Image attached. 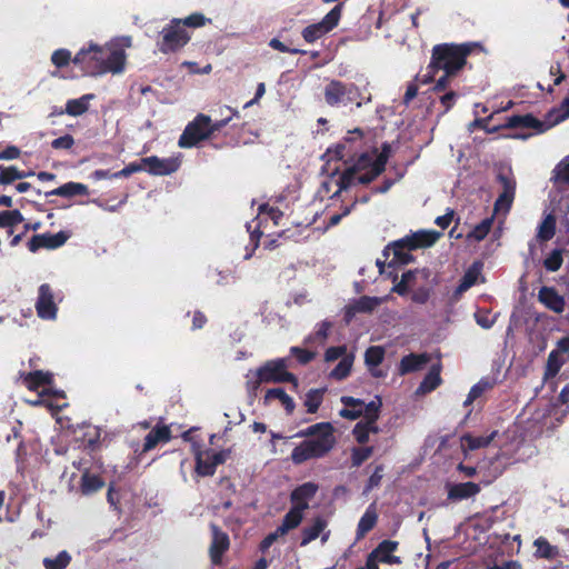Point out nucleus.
Segmentation results:
<instances>
[{
  "label": "nucleus",
  "mask_w": 569,
  "mask_h": 569,
  "mask_svg": "<svg viewBox=\"0 0 569 569\" xmlns=\"http://www.w3.org/2000/svg\"><path fill=\"white\" fill-rule=\"evenodd\" d=\"M426 362L427 357L423 355H409L401 359L399 371L401 375L417 371L420 370Z\"/></svg>",
  "instance_id": "nucleus-40"
},
{
  "label": "nucleus",
  "mask_w": 569,
  "mask_h": 569,
  "mask_svg": "<svg viewBox=\"0 0 569 569\" xmlns=\"http://www.w3.org/2000/svg\"><path fill=\"white\" fill-rule=\"evenodd\" d=\"M89 193L88 187L79 182H68L59 188L52 190L50 194L70 198L77 194L87 196Z\"/></svg>",
  "instance_id": "nucleus-39"
},
{
  "label": "nucleus",
  "mask_w": 569,
  "mask_h": 569,
  "mask_svg": "<svg viewBox=\"0 0 569 569\" xmlns=\"http://www.w3.org/2000/svg\"><path fill=\"white\" fill-rule=\"evenodd\" d=\"M291 353L295 355L297 357L298 361L303 365L311 361L316 356L315 352H311V351H308L305 349H300L298 347L291 348Z\"/></svg>",
  "instance_id": "nucleus-62"
},
{
  "label": "nucleus",
  "mask_w": 569,
  "mask_h": 569,
  "mask_svg": "<svg viewBox=\"0 0 569 569\" xmlns=\"http://www.w3.org/2000/svg\"><path fill=\"white\" fill-rule=\"evenodd\" d=\"M349 93L350 90H348L345 86H342L340 82L333 81L326 88V101L329 104L345 102L347 100H351L349 97H347Z\"/></svg>",
  "instance_id": "nucleus-33"
},
{
  "label": "nucleus",
  "mask_w": 569,
  "mask_h": 569,
  "mask_svg": "<svg viewBox=\"0 0 569 569\" xmlns=\"http://www.w3.org/2000/svg\"><path fill=\"white\" fill-rule=\"evenodd\" d=\"M430 272L427 269H417L402 274L401 280L393 286L392 291L405 296L416 288L429 282Z\"/></svg>",
  "instance_id": "nucleus-11"
},
{
  "label": "nucleus",
  "mask_w": 569,
  "mask_h": 569,
  "mask_svg": "<svg viewBox=\"0 0 569 569\" xmlns=\"http://www.w3.org/2000/svg\"><path fill=\"white\" fill-rule=\"evenodd\" d=\"M476 320L477 323L485 329L491 328L495 322V319L489 313H477Z\"/></svg>",
  "instance_id": "nucleus-64"
},
{
  "label": "nucleus",
  "mask_w": 569,
  "mask_h": 569,
  "mask_svg": "<svg viewBox=\"0 0 569 569\" xmlns=\"http://www.w3.org/2000/svg\"><path fill=\"white\" fill-rule=\"evenodd\" d=\"M472 43H442L432 48L428 73L418 78L421 84L430 83L437 71L443 70L447 76H453L466 64V58L472 51Z\"/></svg>",
  "instance_id": "nucleus-3"
},
{
  "label": "nucleus",
  "mask_w": 569,
  "mask_h": 569,
  "mask_svg": "<svg viewBox=\"0 0 569 569\" xmlns=\"http://www.w3.org/2000/svg\"><path fill=\"white\" fill-rule=\"evenodd\" d=\"M138 171H144V164L142 163V161L140 163H130L122 170L113 173L112 178L129 177L130 174L138 172Z\"/></svg>",
  "instance_id": "nucleus-59"
},
{
  "label": "nucleus",
  "mask_w": 569,
  "mask_h": 569,
  "mask_svg": "<svg viewBox=\"0 0 569 569\" xmlns=\"http://www.w3.org/2000/svg\"><path fill=\"white\" fill-rule=\"evenodd\" d=\"M383 298L361 297L356 302L346 307V320L349 322L358 312H369L383 302Z\"/></svg>",
  "instance_id": "nucleus-23"
},
{
  "label": "nucleus",
  "mask_w": 569,
  "mask_h": 569,
  "mask_svg": "<svg viewBox=\"0 0 569 569\" xmlns=\"http://www.w3.org/2000/svg\"><path fill=\"white\" fill-rule=\"evenodd\" d=\"M144 171L152 176H166L176 172L180 167L178 157L158 158L156 156L142 159Z\"/></svg>",
  "instance_id": "nucleus-13"
},
{
  "label": "nucleus",
  "mask_w": 569,
  "mask_h": 569,
  "mask_svg": "<svg viewBox=\"0 0 569 569\" xmlns=\"http://www.w3.org/2000/svg\"><path fill=\"white\" fill-rule=\"evenodd\" d=\"M92 98H93L92 94H86L79 99L69 100L66 106V112L73 117L84 113L88 110L89 101Z\"/></svg>",
  "instance_id": "nucleus-42"
},
{
  "label": "nucleus",
  "mask_w": 569,
  "mask_h": 569,
  "mask_svg": "<svg viewBox=\"0 0 569 569\" xmlns=\"http://www.w3.org/2000/svg\"><path fill=\"white\" fill-rule=\"evenodd\" d=\"M341 402L345 406L339 412L342 418L349 420H355L359 417H363V419H377L379 416L380 401L365 403L352 397H342Z\"/></svg>",
  "instance_id": "nucleus-7"
},
{
  "label": "nucleus",
  "mask_w": 569,
  "mask_h": 569,
  "mask_svg": "<svg viewBox=\"0 0 569 569\" xmlns=\"http://www.w3.org/2000/svg\"><path fill=\"white\" fill-rule=\"evenodd\" d=\"M52 396L56 399L64 398L63 391L53 390V389H43L39 391V397L36 400L29 401L32 406L46 405L50 409L61 408L63 405H53L51 401L47 400L46 397Z\"/></svg>",
  "instance_id": "nucleus-47"
},
{
  "label": "nucleus",
  "mask_w": 569,
  "mask_h": 569,
  "mask_svg": "<svg viewBox=\"0 0 569 569\" xmlns=\"http://www.w3.org/2000/svg\"><path fill=\"white\" fill-rule=\"evenodd\" d=\"M537 548L536 555L541 558H552L556 556V549L543 538H538L535 541Z\"/></svg>",
  "instance_id": "nucleus-51"
},
{
  "label": "nucleus",
  "mask_w": 569,
  "mask_h": 569,
  "mask_svg": "<svg viewBox=\"0 0 569 569\" xmlns=\"http://www.w3.org/2000/svg\"><path fill=\"white\" fill-rule=\"evenodd\" d=\"M52 373L49 371H34L22 376V381L26 387L33 391H40L43 389H52Z\"/></svg>",
  "instance_id": "nucleus-21"
},
{
  "label": "nucleus",
  "mask_w": 569,
  "mask_h": 569,
  "mask_svg": "<svg viewBox=\"0 0 569 569\" xmlns=\"http://www.w3.org/2000/svg\"><path fill=\"white\" fill-rule=\"evenodd\" d=\"M37 312L42 319H53L57 313V308L53 302L52 292L48 284H42L39 289V298L37 301Z\"/></svg>",
  "instance_id": "nucleus-18"
},
{
  "label": "nucleus",
  "mask_w": 569,
  "mask_h": 569,
  "mask_svg": "<svg viewBox=\"0 0 569 569\" xmlns=\"http://www.w3.org/2000/svg\"><path fill=\"white\" fill-rule=\"evenodd\" d=\"M376 420L377 419H365L356 425L353 435L358 442L365 443L369 441L370 435L378 432Z\"/></svg>",
  "instance_id": "nucleus-38"
},
{
  "label": "nucleus",
  "mask_w": 569,
  "mask_h": 569,
  "mask_svg": "<svg viewBox=\"0 0 569 569\" xmlns=\"http://www.w3.org/2000/svg\"><path fill=\"white\" fill-rule=\"evenodd\" d=\"M323 393L325 390L322 389H311L306 393L303 405L307 412L315 413L318 411L323 400Z\"/></svg>",
  "instance_id": "nucleus-43"
},
{
  "label": "nucleus",
  "mask_w": 569,
  "mask_h": 569,
  "mask_svg": "<svg viewBox=\"0 0 569 569\" xmlns=\"http://www.w3.org/2000/svg\"><path fill=\"white\" fill-rule=\"evenodd\" d=\"M562 362L563 361L560 359L558 351H551L548 357L547 375L555 376L562 366Z\"/></svg>",
  "instance_id": "nucleus-53"
},
{
  "label": "nucleus",
  "mask_w": 569,
  "mask_h": 569,
  "mask_svg": "<svg viewBox=\"0 0 569 569\" xmlns=\"http://www.w3.org/2000/svg\"><path fill=\"white\" fill-rule=\"evenodd\" d=\"M562 111L550 112L545 120H539L531 114L512 117L509 121L512 127L530 128L537 133L545 132L569 117V98L561 107Z\"/></svg>",
  "instance_id": "nucleus-6"
},
{
  "label": "nucleus",
  "mask_w": 569,
  "mask_h": 569,
  "mask_svg": "<svg viewBox=\"0 0 569 569\" xmlns=\"http://www.w3.org/2000/svg\"><path fill=\"white\" fill-rule=\"evenodd\" d=\"M341 18V4L330 10L321 21L310 24L302 30L303 39L312 43L336 28Z\"/></svg>",
  "instance_id": "nucleus-8"
},
{
  "label": "nucleus",
  "mask_w": 569,
  "mask_h": 569,
  "mask_svg": "<svg viewBox=\"0 0 569 569\" xmlns=\"http://www.w3.org/2000/svg\"><path fill=\"white\" fill-rule=\"evenodd\" d=\"M482 264L479 262H475L471 264L468 270L465 272L461 282L457 289L459 293L468 290L470 287L478 282H482V274H481Z\"/></svg>",
  "instance_id": "nucleus-32"
},
{
  "label": "nucleus",
  "mask_w": 569,
  "mask_h": 569,
  "mask_svg": "<svg viewBox=\"0 0 569 569\" xmlns=\"http://www.w3.org/2000/svg\"><path fill=\"white\" fill-rule=\"evenodd\" d=\"M556 232V218L552 214H547L540 226L538 227L537 238L540 241L550 240Z\"/></svg>",
  "instance_id": "nucleus-44"
},
{
  "label": "nucleus",
  "mask_w": 569,
  "mask_h": 569,
  "mask_svg": "<svg viewBox=\"0 0 569 569\" xmlns=\"http://www.w3.org/2000/svg\"><path fill=\"white\" fill-rule=\"evenodd\" d=\"M74 146V139L71 134H64L52 140L51 147L57 150H69Z\"/></svg>",
  "instance_id": "nucleus-55"
},
{
  "label": "nucleus",
  "mask_w": 569,
  "mask_h": 569,
  "mask_svg": "<svg viewBox=\"0 0 569 569\" xmlns=\"http://www.w3.org/2000/svg\"><path fill=\"white\" fill-rule=\"evenodd\" d=\"M306 435L310 437L308 440L312 442L320 457L330 451L336 443L333 427L329 422H320L309 427Z\"/></svg>",
  "instance_id": "nucleus-9"
},
{
  "label": "nucleus",
  "mask_w": 569,
  "mask_h": 569,
  "mask_svg": "<svg viewBox=\"0 0 569 569\" xmlns=\"http://www.w3.org/2000/svg\"><path fill=\"white\" fill-rule=\"evenodd\" d=\"M318 491V485L315 482H306L296 488L291 493L293 506H305V510L309 507V500L312 499Z\"/></svg>",
  "instance_id": "nucleus-26"
},
{
  "label": "nucleus",
  "mask_w": 569,
  "mask_h": 569,
  "mask_svg": "<svg viewBox=\"0 0 569 569\" xmlns=\"http://www.w3.org/2000/svg\"><path fill=\"white\" fill-rule=\"evenodd\" d=\"M228 456L227 451L214 452L211 450L196 452V472L199 476H212L216 467L222 463Z\"/></svg>",
  "instance_id": "nucleus-12"
},
{
  "label": "nucleus",
  "mask_w": 569,
  "mask_h": 569,
  "mask_svg": "<svg viewBox=\"0 0 569 569\" xmlns=\"http://www.w3.org/2000/svg\"><path fill=\"white\" fill-rule=\"evenodd\" d=\"M212 529V541L210 546V558L214 565H219L221 562L222 555L229 548V538L228 536L218 529L217 526H211Z\"/></svg>",
  "instance_id": "nucleus-19"
},
{
  "label": "nucleus",
  "mask_w": 569,
  "mask_h": 569,
  "mask_svg": "<svg viewBox=\"0 0 569 569\" xmlns=\"http://www.w3.org/2000/svg\"><path fill=\"white\" fill-rule=\"evenodd\" d=\"M19 156L20 150L14 146H9L0 152V160H13L19 158Z\"/></svg>",
  "instance_id": "nucleus-63"
},
{
  "label": "nucleus",
  "mask_w": 569,
  "mask_h": 569,
  "mask_svg": "<svg viewBox=\"0 0 569 569\" xmlns=\"http://www.w3.org/2000/svg\"><path fill=\"white\" fill-rule=\"evenodd\" d=\"M489 387H490V386H489V383H487V382H479V383L475 385V386L471 388V390H470V392H469V395H468V397H467V399H466V401H465V405H466V406L471 405V403H472V402H473L478 397H480V396H481V395H482V393H483V392H485Z\"/></svg>",
  "instance_id": "nucleus-56"
},
{
  "label": "nucleus",
  "mask_w": 569,
  "mask_h": 569,
  "mask_svg": "<svg viewBox=\"0 0 569 569\" xmlns=\"http://www.w3.org/2000/svg\"><path fill=\"white\" fill-rule=\"evenodd\" d=\"M353 360L355 356L352 353L345 355L337 367L331 371V377L338 380L346 378L351 371Z\"/></svg>",
  "instance_id": "nucleus-45"
},
{
  "label": "nucleus",
  "mask_w": 569,
  "mask_h": 569,
  "mask_svg": "<svg viewBox=\"0 0 569 569\" xmlns=\"http://www.w3.org/2000/svg\"><path fill=\"white\" fill-rule=\"evenodd\" d=\"M319 453L313 447L312 442L306 440L297 446L291 453V459L295 463H302L312 458H319Z\"/></svg>",
  "instance_id": "nucleus-34"
},
{
  "label": "nucleus",
  "mask_w": 569,
  "mask_h": 569,
  "mask_svg": "<svg viewBox=\"0 0 569 569\" xmlns=\"http://www.w3.org/2000/svg\"><path fill=\"white\" fill-rule=\"evenodd\" d=\"M378 519V513L375 503H371L362 517L360 518L357 527V536L358 538H362L368 531H370Z\"/></svg>",
  "instance_id": "nucleus-35"
},
{
  "label": "nucleus",
  "mask_w": 569,
  "mask_h": 569,
  "mask_svg": "<svg viewBox=\"0 0 569 569\" xmlns=\"http://www.w3.org/2000/svg\"><path fill=\"white\" fill-rule=\"evenodd\" d=\"M328 521L323 518H315L310 525L306 526L301 531V546H307L311 541L320 538L322 543H326L330 537V531L327 529Z\"/></svg>",
  "instance_id": "nucleus-15"
},
{
  "label": "nucleus",
  "mask_w": 569,
  "mask_h": 569,
  "mask_svg": "<svg viewBox=\"0 0 569 569\" xmlns=\"http://www.w3.org/2000/svg\"><path fill=\"white\" fill-rule=\"evenodd\" d=\"M501 193L495 203V212L507 214L511 208L516 194V180L512 176H499Z\"/></svg>",
  "instance_id": "nucleus-14"
},
{
  "label": "nucleus",
  "mask_w": 569,
  "mask_h": 569,
  "mask_svg": "<svg viewBox=\"0 0 569 569\" xmlns=\"http://www.w3.org/2000/svg\"><path fill=\"white\" fill-rule=\"evenodd\" d=\"M479 492L480 486L471 481L448 486V499L453 501L472 498Z\"/></svg>",
  "instance_id": "nucleus-22"
},
{
  "label": "nucleus",
  "mask_w": 569,
  "mask_h": 569,
  "mask_svg": "<svg viewBox=\"0 0 569 569\" xmlns=\"http://www.w3.org/2000/svg\"><path fill=\"white\" fill-rule=\"evenodd\" d=\"M441 383L439 368H432L429 373L425 377L422 382L417 389V393L426 395L435 390Z\"/></svg>",
  "instance_id": "nucleus-41"
},
{
  "label": "nucleus",
  "mask_w": 569,
  "mask_h": 569,
  "mask_svg": "<svg viewBox=\"0 0 569 569\" xmlns=\"http://www.w3.org/2000/svg\"><path fill=\"white\" fill-rule=\"evenodd\" d=\"M70 562V556L67 551H61L54 558H46L43 565L46 569H64Z\"/></svg>",
  "instance_id": "nucleus-49"
},
{
  "label": "nucleus",
  "mask_w": 569,
  "mask_h": 569,
  "mask_svg": "<svg viewBox=\"0 0 569 569\" xmlns=\"http://www.w3.org/2000/svg\"><path fill=\"white\" fill-rule=\"evenodd\" d=\"M386 350L383 347L380 346H372L367 349L365 353V362L368 367L369 371L375 377H383L385 373L381 369H379V365L385 359Z\"/></svg>",
  "instance_id": "nucleus-24"
},
{
  "label": "nucleus",
  "mask_w": 569,
  "mask_h": 569,
  "mask_svg": "<svg viewBox=\"0 0 569 569\" xmlns=\"http://www.w3.org/2000/svg\"><path fill=\"white\" fill-rule=\"evenodd\" d=\"M286 359H273L264 362L258 369L249 371L247 375V387L254 391L260 383L291 382L295 390H298V379L287 370Z\"/></svg>",
  "instance_id": "nucleus-4"
},
{
  "label": "nucleus",
  "mask_w": 569,
  "mask_h": 569,
  "mask_svg": "<svg viewBox=\"0 0 569 569\" xmlns=\"http://www.w3.org/2000/svg\"><path fill=\"white\" fill-rule=\"evenodd\" d=\"M387 159L388 156L385 152L378 153L375 151L362 154L343 174L330 177L325 182V187L328 189L336 188L333 196H337L355 182H370L385 169Z\"/></svg>",
  "instance_id": "nucleus-2"
},
{
  "label": "nucleus",
  "mask_w": 569,
  "mask_h": 569,
  "mask_svg": "<svg viewBox=\"0 0 569 569\" xmlns=\"http://www.w3.org/2000/svg\"><path fill=\"white\" fill-rule=\"evenodd\" d=\"M104 486V481L98 476L88 470L82 473L80 482V491L82 495H91L100 490Z\"/></svg>",
  "instance_id": "nucleus-36"
},
{
  "label": "nucleus",
  "mask_w": 569,
  "mask_h": 569,
  "mask_svg": "<svg viewBox=\"0 0 569 569\" xmlns=\"http://www.w3.org/2000/svg\"><path fill=\"white\" fill-rule=\"evenodd\" d=\"M33 176V172H22L16 167L2 168L0 167V183L9 184L16 180Z\"/></svg>",
  "instance_id": "nucleus-46"
},
{
  "label": "nucleus",
  "mask_w": 569,
  "mask_h": 569,
  "mask_svg": "<svg viewBox=\"0 0 569 569\" xmlns=\"http://www.w3.org/2000/svg\"><path fill=\"white\" fill-rule=\"evenodd\" d=\"M171 438V431L168 426L157 425L144 439L143 451L153 449L159 443H166Z\"/></svg>",
  "instance_id": "nucleus-27"
},
{
  "label": "nucleus",
  "mask_w": 569,
  "mask_h": 569,
  "mask_svg": "<svg viewBox=\"0 0 569 569\" xmlns=\"http://www.w3.org/2000/svg\"><path fill=\"white\" fill-rule=\"evenodd\" d=\"M545 267L549 271H557L562 264V253L560 250H553L543 262Z\"/></svg>",
  "instance_id": "nucleus-52"
},
{
  "label": "nucleus",
  "mask_w": 569,
  "mask_h": 569,
  "mask_svg": "<svg viewBox=\"0 0 569 569\" xmlns=\"http://www.w3.org/2000/svg\"><path fill=\"white\" fill-rule=\"evenodd\" d=\"M69 238V234L64 231H60L58 233H44L40 236L33 237L30 241V250H36L39 247H44L49 249H54L62 246Z\"/></svg>",
  "instance_id": "nucleus-20"
},
{
  "label": "nucleus",
  "mask_w": 569,
  "mask_h": 569,
  "mask_svg": "<svg viewBox=\"0 0 569 569\" xmlns=\"http://www.w3.org/2000/svg\"><path fill=\"white\" fill-rule=\"evenodd\" d=\"M538 300L547 309L556 313H562L565 311L566 300L552 287L545 286L540 288V290L538 291Z\"/></svg>",
  "instance_id": "nucleus-17"
},
{
  "label": "nucleus",
  "mask_w": 569,
  "mask_h": 569,
  "mask_svg": "<svg viewBox=\"0 0 569 569\" xmlns=\"http://www.w3.org/2000/svg\"><path fill=\"white\" fill-rule=\"evenodd\" d=\"M207 22H209V19H207L201 13H192L189 17H187L186 19H183V24L184 26L194 27V28L202 27Z\"/></svg>",
  "instance_id": "nucleus-61"
},
{
  "label": "nucleus",
  "mask_w": 569,
  "mask_h": 569,
  "mask_svg": "<svg viewBox=\"0 0 569 569\" xmlns=\"http://www.w3.org/2000/svg\"><path fill=\"white\" fill-rule=\"evenodd\" d=\"M345 355H349V352L347 351V348L345 346L331 347V348L327 349V351L325 353V359H326V361L331 362V361L341 359L342 357H345Z\"/></svg>",
  "instance_id": "nucleus-58"
},
{
  "label": "nucleus",
  "mask_w": 569,
  "mask_h": 569,
  "mask_svg": "<svg viewBox=\"0 0 569 569\" xmlns=\"http://www.w3.org/2000/svg\"><path fill=\"white\" fill-rule=\"evenodd\" d=\"M553 180L556 182L569 184V157L562 159L553 169Z\"/></svg>",
  "instance_id": "nucleus-50"
},
{
  "label": "nucleus",
  "mask_w": 569,
  "mask_h": 569,
  "mask_svg": "<svg viewBox=\"0 0 569 569\" xmlns=\"http://www.w3.org/2000/svg\"><path fill=\"white\" fill-rule=\"evenodd\" d=\"M228 121L229 118L223 121L212 123L208 116L198 114L193 121L186 127L179 138L178 144L180 148L194 147L200 141L210 138L214 131L220 130Z\"/></svg>",
  "instance_id": "nucleus-5"
},
{
  "label": "nucleus",
  "mask_w": 569,
  "mask_h": 569,
  "mask_svg": "<svg viewBox=\"0 0 569 569\" xmlns=\"http://www.w3.org/2000/svg\"><path fill=\"white\" fill-rule=\"evenodd\" d=\"M440 237V233L433 230H421L406 238L409 249L419 247H430Z\"/></svg>",
  "instance_id": "nucleus-30"
},
{
  "label": "nucleus",
  "mask_w": 569,
  "mask_h": 569,
  "mask_svg": "<svg viewBox=\"0 0 569 569\" xmlns=\"http://www.w3.org/2000/svg\"><path fill=\"white\" fill-rule=\"evenodd\" d=\"M263 401L266 405H271L273 401H278L288 415L293 413L296 408L295 400L281 388L269 389L264 395Z\"/></svg>",
  "instance_id": "nucleus-28"
},
{
  "label": "nucleus",
  "mask_w": 569,
  "mask_h": 569,
  "mask_svg": "<svg viewBox=\"0 0 569 569\" xmlns=\"http://www.w3.org/2000/svg\"><path fill=\"white\" fill-rule=\"evenodd\" d=\"M372 453V449L369 447L355 449L352 451L353 465L359 466L366 461Z\"/></svg>",
  "instance_id": "nucleus-60"
},
{
  "label": "nucleus",
  "mask_w": 569,
  "mask_h": 569,
  "mask_svg": "<svg viewBox=\"0 0 569 569\" xmlns=\"http://www.w3.org/2000/svg\"><path fill=\"white\" fill-rule=\"evenodd\" d=\"M408 250L410 249L408 248L406 239L387 247L383 252L386 260L378 261L380 273H387L388 268L408 263L410 261Z\"/></svg>",
  "instance_id": "nucleus-10"
},
{
  "label": "nucleus",
  "mask_w": 569,
  "mask_h": 569,
  "mask_svg": "<svg viewBox=\"0 0 569 569\" xmlns=\"http://www.w3.org/2000/svg\"><path fill=\"white\" fill-rule=\"evenodd\" d=\"M496 436H497V431H492L487 436H478V437H475L471 435H466V436L461 437V440H460L461 449L463 452H467L469 450H476V449L488 447L491 443V441L496 438Z\"/></svg>",
  "instance_id": "nucleus-31"
},
{
  "label": "nucleus",
  "mask_w": 569,
  "mask_h": 569,
  "mask_svg": "<svg viewBox=\"0 0 569 569\" xmlns=\"http://www.w3.org/2000/svg\"><path fill=\"white\" fill-rule=\"evenodd\" d=\"M179 23L180 21L162 31L163 42L161 44V50L163 52L177 50L189 41L190 36L180 28Z\"/></svg>",
  "instance_id": "nucleus-16"
},
{
  "label": "nucleus",
  "mask_w": 569,
  "mask_h": 569,
  "mask_svg": "<svg viewBox=\"0 0 569 569\" xmlns=\"http://www.w3.org/2000/svg\"><path fill=\"white\" fill-rule=\"evenodd\" d=\"M267 218L272 219L273 223L278 224V220L281 218V212L273 208H268L266 206H261L260 211L258 213L259 223L263 220H267Z\"/></svg>",
  "instance_id": "nucleus-54"
},
{
  "label": "nucleus",
  "mask_w": 569,
  "mask_h": 569,
  "mask_svg": "<svg viewBox=\"0 0 569 569\" xmlns=\"http://www.w3.org/2000/svg\"><path fill=\"white\" fill-rule=\"evenodd\" d=\"M305 506H293L283 517L279 528V533L287 535L289 531L296 529L302 521L305 515Z\"/></svg>",
  "instance_id": "nucleus-29"
},
{
  "label": "nucleus",
  "mask_w": 569,
  "mask_h": 569,
  "mask_svg": "<svg viewBox=\"0 0 569 569\" xmlns=\"http://www.w3.org/2000/svg\"><path fill=\"white\" fill-rule=\"evenodd\" d=\"M23 218L19 211H3L0 213V231L6 236L13 233V228L22 222Z\"/></svg>",
  "instance_id": "nucleus-37"
},
{
  "label": "nucleus",
  "mask_w": 569,
  "mask_h": 569,
  "mask_svg": "<svg viewBox=\"0 0 569 569\" xmlns=\"http://www.w3.org/2000/svg\"><path fill=\"white\" fill-rule=\"evenodd\" d=\"M492 226V218H487L477 224L467 236L470 240L481 241L489 233Z\"/></svg>",
  "instance_id": "nucleus-48"
},
{
  "label": "nucleus",
  "mask_w": 569,
  "mask_h": 569,
  "mask_svg": "<svg viewBox=\"0 0 569 569\" xmlns=\"http://www.w3.org/2000/svg\"><path fill=\"white\" fill-rule=\"evenodd\" d=\"M398 548V542L392 540H383L378 545V547L372 551L373 557H376L380 562L388 565H399L401 562L400 558L393 556L392 552Z\"/></svg>",
  "instance_id": "nucleus-25"
},
{
  "label": "nucleus",
  "mask_w": 569,
  "mask_h": 569,
  "mask_svg": "<svg viewBox=\"0 0 569 569\" xmlns=\"http://www.w3.org/2000/svg\"><path fill=\"white\" fill-rule=\"evenodd\" d=\"M71 53L68 50L59 49L52 53L51 61L57 67H63L70 61Z\"/></svg>",
  "instance_id": "nucleus-57"
},
{
  "label": "nucleus",
  "mask_w": 569,
  "mask_h": 569,
  "mask_svg": "<svg viewBox=\"0 0 569 569\" xmlns=\"http://www.w3.org/2000/svg\"><path fill=\"white\" fill-rule=\"evenodd\" d=\"M131 47L129 37L112 39L104 47L90 43L82 48L73 58L76 64L91 76H102L108 72L121 73L126 67V50Z\"/></svg>",
  "instance_id": "nucleus-1"
}]
</instances>
